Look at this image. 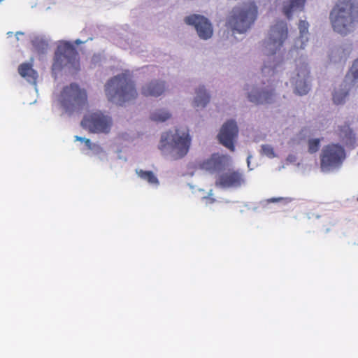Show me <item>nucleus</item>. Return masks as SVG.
I'll list each match as a JSON object with an SVG mask.
<instances>
[{
    "label": "nucleus",
    "instance_id": "26",
    "mask_svg": "<svg viewBox=\"0 0 358 358\" xmlns=\"http://www.w3.org/2000/svg\"><path fill=\"white\" fill-rule=\"evenodd\" d=\"M171 117V113L166 108H159L151 112L150 119L157 122H164Z\"/></svg>",
    "mask_w": 358,
    "mask_h": 358
},
{
    "label": "nucleus",
    "instance_id": "28",
    "mask_svg": "<svg viewBox=\"0 0 358 358\" xmlns=\"http://www.w3.org/2000/svg\"><path fill=\"white\" fill-rule=\"evenodd\" d=\"M291 201L290 198H284V197H272L266 200H263L260 201V205L265 209L268 208V206L270 203H281L283 205L287 204Z\"/></svg>",
    "mask_w": 358,
    "mask_h": 358
},
{
    "label": "nucleus",
    "instance_id": "2",
    "mask_svg": "<svg viewBox=\"0 0 358 358\" xmlns=\"http://www.w3.org/2000/svg\"><path fill=\"white\" fill-rule=\"evenodd\" d=\"M287 34L288 28L285 21H277L271 26L269 36L263 43V52L266 55L262 67L264 76L270 78L275 75L278 66L275 53L282 46Z\"/></svg>",
    "mask_w": 358,
    "mask_h": 358
},
{
    "label": "nucleus",
    "instance_id": "43",
    "mask_svg": "<svg viewBox=\"0 0 358 358\" xmlns=\"http://www.w3.org/2000/svg\"><path fill=\"white\" fill-rule=\"evenodd\" d=\"M357 201H358V197H357Z\"/></svg>",
    "mask_w": 358,
    "mask_h": 358
},
{
    "label": "nucleus",
    "instance_id": "17",
    "mask_svg": "<svg viewBox=\"0 0 358 358\" xmlns=\"http://www.w3.org/2000/svg\"><path fill=\"white\" fill-rule=\"evenodd\" d=\"M350 76H345L340 87L334 91L333 94V101L336 104L338 105L344 103L349 95V92L352 88L357 87L353 86L352 83L350 82Z\"/></svg>",
    "mask_w": 358,
    "mask_h": 358
},
{
    "label": "nucleus",
    "instance_id": "6",
    "mask_svg": "<svg viewBox=\"0 0 358 358\" xmlns=\"http://www.w3.org/2000/svg\"><path fill=\"white\" fill-rule=\"evenodd\" d=\"M78 52L74 45L69 41H61L54 54L52 64V74L56 78L57 74L66 69L73 71L78 69Z\"/></svg>",
    "mask_w": 358,
    "mask_h": 358
},
{
    "label": "nucleus",
    "instance_id": "3",
    "mask_svg": "<svg viewBox=\"0 0 358 358\" xmlns=\"http://www.w3.org/2000/svg\"><path fill=\"white\" fill-rule=\"evenodd\" d=\"M191 136L188 132L180 133L178 129L163 133L161 136L159 149L166 159L177 160L184 157L189 152Z\"/></svg>",
    "mask_w": 358,
    "mask_h": 358
},
{
    "label": "nucleus",
    "instance_id": "21",
    "mask_svg": "<svg viewBox=\"0 0 358 358\" xmlns=\"http://www.w3.org/2000/svg\"><path fill=\"white\" fill-rule=\"evenodd\" d=\"M308 27L309 24L308 22L305 20H300L299 23V37L296 40L294 49L292 50V54L295 51V50H303L305 49L307 43L308 41Z\"/></svg>",
    "mask_w": 358,
    "mask_h": 358
},
{
    "label": "nucleus",
    "instance_id": "33",
    "mask_svg": "<svg viewBox=\"0 0 358 358\" xmlns=\"http://www.w3.org/2000/svg\"><path fill=\"white\" fill-rule=\"evenodd\" d=\"M296 160H297V157L296 155L289 154L286 158V163H287V164H294L296 162Z\"/></svg>",
    "mask_w": 358,
    "mask_h": 358
},
{
    "label": "nucleus",
    "instance_id": "5",
    "mask_svg": "<svg viewBox=\"0 0 358 358\" xmlns=\"http://www.w3.org/2000/svg\"><path fill=\"white\" fill-rule=\"evenodd\" d=\"M258 8L254 2H246L235 6L229 19L231 28L239 34L246 32L257 17Z\"/></svg>",
    "mask_w": 358,
    "mask_h": 358
},
{
    "label": "nucleus",
    "instance_id": "20",
    "mask_svg": "<svg viewBox=\"0 0 358 358\" xmlns=\"http://www.w3.org/2000/svg\"><path fill=\"white\" fill-rule=\"evenodd\" d=\"M210 94L203 85H200L195 89V96L193 106L197 108H204L210 101Z\"/></svg>",
    "mask_w": 358,
    "mask_h": 358
},
{
    "label": "nucleus",
    "instance_id": "15",
    "mask_svg": "<svg viewBox=\"0 0 358 358\" xmlns=\"http://www.w3.org/2000/svg\"><path fill=\"white\" fill-rule=\"evenodd\" d=\"M166 87L165 81L154 79L145 83L141 87V92L145 96L159 97L164 93Z\"/></svg>",
    "mask_w": 358,
    "mask_h": 358
},
{
    "label": "nucleus",
    "instance_id": "13",
    "mask_svg": "<svg viewBox=\"0 0 358 358\" xmlns=\"http://www.w3.org/2000/svg\"><path fill=\"white\" fill-rule=\"evenodd\" d=\"M186 24L194 27L198 36L202 40L210 38L213 34V28L210 21L200 14H192L184 18Z\"/></svg>",
    "mask_w": 358,
    "mask_h": 358
},
{
    "label": "nucleus",
    "instance_id": "24",
    "mask_svg": "<svg viewBox=\"0 0 358 358\" xmlns=\"http://www.w3.org/2000/svg\"><path fill=\"white\" fill-rule=\"evenodd\" d=\"M306 0H289L283 3L282 10L285 15L290 19L293 13L301 11Z\"/></svg>",
    "mask_w": 358,
    "mask_h": 358
},
{
    "label": "nucleus",
    "instance_id": "36",
    "mask_svg": "<svg viewBox=\"0 0 358 358\" xmlns=\"http://www.w3.org/2000/svg\"><path fill=\"white\" fill-rule=\"evenodd\" d=\"M87 41H81L80 39H76L75 41H74V43L76 45H80V44H83V43H85Z\"/></svg>",
    "mask_w": 358,
    "mask_h": 358
},
{
    "label": "nucleus",
    "instance_id": "1",
    "mask_svg": "<svg viewBox=\"0 0 358 358\" xmlns=\"http://www.w3.org/2000/svg\"><path fill=\"white\" fill-rule=\"evenodd\" d=\"M329 19L335 33L341 36L352 34L358 27V3L356 0H337Z\"/></svg>",
    "mask_w": 358,
    "mask_h": 358
},
{
    "label": "nucleus",
    "instance_id": "37",
    "mask_svg": "<svg viewBox=\"0 0 358 358\" xmlns=\"http://www.w3.org/2000/svg\"><path fill=\"white\" fill-rule=\"evenodd\" d=\"M24 32H22V31H17V32L15 33V36H16V39H17V41H18V40H19L18 36L24 35Z\"/></svg>",
    "mask_w": 358,
    "mask_h": 358
},
{
    "label": "nucleus",
    "instance_id": "18",
    "mask_svg": "<svg viewBox=\"0 0 358 358\" xmlns=\"http://www.w3.org/2000/svg\"><path fill=\"white\" fill-rule=\"evenodd\" d=\"M19 74L24 78L29 83L34 86L36 94L38 90L36 85V80L38 78V73L32 68V64L30 63H23L18 67Z\"/></svg>",
    "mask_w": 358,
    "mask_h": 358
},
{
    "label": "nucleus",
    "instance_id": "38",
    "mask_svg": "<svg viewBox=\"0 0 358 358\" xmlns=\"http://www.w3.org/2000/svg\"><path fill=\"white\" fill-rule=\"evenodd\" d=\"M98 61V57L96 55H94L92 57V62H96Z\"/></svg>",
    "mask_w": 358,
    "mask_h": 358
},
{
    "label": "nucleus",
    "instance_id": "23",
    "mask_svg": "<svg viewBox=\"0 0 358 358\" xmlns=\"http://www.w3.org/2000/svg\"><path fill=\"white\" fill-rule=\"evenodd\" d=\"M30 39L33 47L39 55H45L48 52L49 39L47 36L42 34H33Z\"/></svg>",
    "mask_w": 358,
    "mask_h": 358
},
{
    "label": "nucleus",
    "instance_id": "12",
    "mask_svg": "<svg viewBox=\"0 0 358 358\" xmlns=\"http://www.w3.org/2000/svg\"><path fill=\"white\" fill-rule=\"evenodd\" d=\"M238 131V126L236 120L231 118L226 120L217 134L219 142L230 151L234 152Z\"/></svg>",
    "mask_w": 358,
    "mask_h": 358
},
{
    "label": "nucleus",
    "instance_id": "11",
    "mask_svg": "<svg viewBox=\"0 0 358 358\" xmlns=\"http://www.w3.org/2000/svg\"><path fill=\"white\" fill-rule=\"evenodd\" d=\"M294 93L299 96L306 95L311 89L310 70L305 62L298 65L296 72L290 79Z\"/></svg>",
    "mask_w": 358,
    "mask_h": 358
},
{
    "label": "nucleus",
    "instance_id": "34",
    "mask_svg": "<svg viewBox=\"0 0 358 358\" xmlns=\"http://www.w3.org/2000/svg\"><path fill=\"white\" fill-rule=\"evenodd\" d=\"M213 195V190L210 189L208 194V196H203L202 199H210L211 200V203L214 202L215 201V199L213 198H210V196Z\"/></svg>",
    "mask_w": 358,
    "mask_h": 358
},
{
    "label": "nucleus",
    "instance_id": "42",
    "mask_svg": "<svg viewBox=\"0 0 358 358\" xmlns=\"http://www.w3.org/2000/svg\"><path fill=\"white\" fill-rule=\"evenodd\" d=\"M3 0H0V2L3 1Z\"/></svg>",
    "mask_w": 358,
    "mask_h": 358
},
{
    "label": "nucleus",
    "instance_id": "25",
    "mask_svg": "<svg viewBox=\"0 0 358 358\" xmlns=\"http://www.w3.org/2000/svg\"><path fill=\"white\" fill-rule=\"evenodd\" d=\"M136 173L142 180L146 181L150 185L157 187L159 185V181L157 177L152 171H144L141 169H136Z\"/></svg>",
    "mask_w": 358,
    "mask_h": 358
},
{
    "label": "nucleus",
    "instance_id": "35",
    "mask_svg": "<svg viewBox=\"0 0 358 358\" xmlns=\"http://www.w3.org/2000/svg\"><path fill=\"white\" fill-rule=\"evenodd\" d=\"M252 158V155H249L247 157V164L248 167L249 168L250 171H252L254 169V168L250 167V159Z\"/></svg>",
    "mask_w": 358,
    "mask_h": 358
},
{
    "label": "nucleus",
    "instance_id": "9",
    "mask_svg": "<svg viewBox=\"0 0 358 358\" xmlns=\"http://www.w3.org/2000/svg\"><path fill=\"white\" fill-rule=\"evenodd\" d=\"M113 120L111 117L101 111L85 115L81 121V125L94 134H108L111 129Z\"/></svg>",
    "mask_w": 358,
    "mask_h": 358
},
{
    "label": "nucleus",
    "instance_id": "40",
    "mask_svg": "<svg viewBox=\"0 0 358 358\" xmlns=\"http://www.w3.org/2000/svg\"><path fill=\"white\" fill-rule=\"evenodd\" d=\"M285 165H282L281 166L279 167L278 170L280 171L281 169H285Z\"/></svg>",
    "mask_w": 358,
    "mask_h": 358
},
{
    "label": "nucleus",
    "instance_id": "31",
    "mask_svg": "<svg viewBox=\"0 0 358 358\" xmlns=\"http://www.w3.org/2000/svg\"><path fill=\"white\" fill-rule=\"evenodd\" d=\"M320 145L319 138H312L308 141V152L311 154L318 151Z\"/></svg>",
    "mask_w": 358,
    "mask_h": 358
},
{
    "label": "nucleus",
    "instance_id": "39",
    "mask_svg": "<svg viewBox=\"0 0 358 358\" xmlns=\"http://www.w3.org/2000/svg\"><path fill=\"white\" fill-rule=\"evenodd\" d=\"M118 158H119L120 159H123L124 161H127V159H126V158H122V155H118Z\"/></svg>",
    "mask_w": 358,
    "mask_h": 358
},
{
    "label": "nucleus",
    "instance_id": "7",
    "mask_svg": "<svg viewBox=\"0 0 358 358\" xmlns=\"http://www.w3.org/2000/svg\"><path fill=\"white\" fill-rule=\"evenodd\" d=\"M64 111L71 116L83 110L87 101V92L76 83H71L63 88L59 99Z\"/></svg>",
    "mask_w": 358,
    "mask_h": 358
},
{
    "label": "nucleus",
    "instance_id": "41",
    "mask_svg": "<svg viewBox=\"0 0 358 358\" xmlns=\"http://www.w3.org/2000/svg\"><path fill=\"white\" fill-rule=\"evenodd\" d=\"M7 34H8V36H11V35L13 34V32H12V31H8V32L7 33Z\"/></svg>",
    "mask_w": 358,
    "mask_h": 358
},
{
    "label": "nucleus",
    "instance_id": "32",
    "mask_svg": "<svg viewBox=\"0 0 358 358\" xmlns=\"http://www.w3.org/2000/svg\"><path fill=\"white\" fill-rule=\"evenodd\" d=\"M76 141H80L82 143H84L85 148H86L87 146H90L91 140L90 138H87L85 137H82L79 136H75Z\"/></svg>",
    "mask_w": 358,
    "mask_h": 358
},
{
    "label": "nucleus",
    "instance_id": "29",
    "mask_svg": "<svg viewBox=\"0 0 358 358\" xmlns=\"http://www.w3.org/2000/svg\"><path fill=\"white\" fill-rule=\"evenodd\" d=\"M346 76H350V82L352 83L353 86L358 85V58L354 61L350 71Z\"/></svg>",
    "mask_w": 358,
    "mask_h": 358
},
{
    "label": "nucleus",
    "instance_id": "30",
    "mask_svg": "<svg viewBox=\"0 0 358 358\" xmlns=\"http://www.w3.org/2000/svg\"><path fill=\"white\" fill-rule=\"evenodd\" d=\"M261 151L263 155H266L270 159H273L276 157L273 148L271 145H262Z\"/></svg>",
    "mask_w": 358,
    "mask_h": 358
},
{
    "label": "nucleus",
    "instance_id": "22",
    "mask_svg": "<svg viewBox=\"0 0 358 358\" xmlns=\"http://www.w3.org/2000/svg\"><path fill=\"white\" fill-rule=\"evenodd\" d=\"M339 136L343 143L348 148L353 149L357 146L355 134L349 125L345 124L339 129Z\"/></svg>",
    "mask_w": 358,
    "mask_h": 358
},
{
    "label": "nucleus",
    "instance_id": "27",
    "mask_svg": "<svg viewBox=\"0 0 358 358\" xmlns=\"http://www.w3.org/2000/svg\"><path fill=\"white\" fill-rule=\"evenodd\" d=\"M82 152L86 155L98 156L100 159H101L102 157L105 155L103 148L99 144L92 143V141L90 142V146H87L86 148L82 149Z\"/></svg>",
    "mask_w": 358,
    "mask_h": 358
},
{
    "label": "nucleus",
    "instance_id": "4",
    "mask_svg": "<svg viewBox=\"0 0 358 358\" xmlns=\"http://www.w3.org/2000/svg\"><path fill=\"white\" fill-rule=\"evenodd\" d=\"M105 92L110 101L120 104L135 99L137 95L134 82L125 73L117 74L108 80Z\"/></svg>",
    "mask_w": 358,
    "mask_h": 358
},
{
    "label": "nucleus",
    "instance_id": "19",
    "mask_svg": "<svg viewBox=\"0 0 358 358\" xmlns=\"http://www.w3.org/2000/svg\"><path fill=\"white\" fill-rule=\"evenodd\" d=\"M351 52L350 45H344L341 46L333 47L329 52V57L331 62L345 63Z\"/></svg>",
    "mask_w": 358,
    "mask_h": 358
},
{
    "label": "nucleus",
    "instance_id": "16",
    "mask_svg": "<svg viewBox=\"0 0 358 358\" xmlns=\"http://www.w3.org/2000/svg\"><path fill=\"white\" fill-rule=\"evenodd\" d=\"M227 160V159L224 155L213 154L210 158L202 163L201 169L210 173H220L224 170Z\"/></svg>",
    "mask_w": 358,
    "mask_h": 358
},
{
    "label": "nucleus",
    "instance_id": "14",
    "mask_svg": "<svg viewBox=\"0 0 358 358\" xmlns=\"http://www.w3.org/2000/svg\"><path fill=\"white\" fill-rule=\"evenodd\" d=\"M245 183L244 174L238 170L221 173L215 180V186L222 189H237Z\"/></svg>",
    "mask_w": 358,
    "mask_h": 358
},
{
    "label": "nucleus",
    "instance_id": "8",
    "mask_svg": "<svg viewBox=\"0 0 358 358\" xmlns=\"http://www.w3.org/2000/svg\"><path fill=\"white\" fill-rule=\"evenodd\" d=\"M345 150L339 144L324 146L320 154L321 171L325 173L338 171L345 159Z\"/></svg>",
    "mask_w": 358,
    "mask_h": 358
},
{
    "label": "nucleus",
    "instance_id": "10",
    "mask_svg": "<svg viewBox=\"0 0 358 358\" xmlns=\"http://www.w3.org/2000/svg\"><path fill=\"white\" fill-rule=\"evenodd\" d=\"M245 90L247 92L248 101L256 105L272 104L275 102L277 94L273 87L266 86H253L250 89V85L247 84L245 86Z\"/></svg>",
    "mask_w": 358,
    "mask_h": 358
}]
</instances>
